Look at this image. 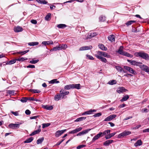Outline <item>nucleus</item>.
<instances>
[{"label":"nucleus","mask_w":149,"mask_h":149,"mask_svg":"<svg viewBox=\"0 0 149 149\" xmlns=\"http://www.w3.org/2000/svg\"><path fill=\"white\" fill-rule=\"evenodd\" d=\"M123 46H121L119 47L118 50L116 52L119 54L125 56L127 57L132 58L133 57V55L128 53L126 52L123 51Z\"/></svg>","instance_id":"obj_1"},{"label":"nucleus","mask_w":149,"mask_h":149,"mask_svg":"<svg viewBox=\"0 0 149 149\" xmlns=\"http://www.w3.org/2000/svg\"><path fill=\"white\" fill-rule=\"evenodd\" d=\"M135 55L137 56H139L146 60H149V56L148 55L144 52H136L135 53Z\"/></svg>","instance_id":"obj_2"},{"label":"nucleus","mask_w":149,"mask_h":149,"mask_svg":"<svg viewBox=\"0 0 149 149\" xmlns=\"http://www.w3.org/2000/svg\"><path fill=\"white\" fill-rule=\"evenodd\" d=\"M127 61L128 62L130 63L132 65L138 66L139 68L140 67L141 65L142 64V63L141 62H138L134 60H131L128 59L127 60Z\"/></svg>","instance_id":"obj_3"},{"label":"nucleus","mask_w":149,"mask_h":149,"mask_svg":"<svg viewBox=\"0 0 149 149\" xmlns=\"http://www.w3.org/2000/svg\"><path fill=\"white\" fill-rule=\"evenodd\" d=\"M131 132L129 131H125L119 134L118 136V138H120L126 136L128 135L131 134Z\"/></svg>","instance_id":"obj_4"},{"label":"nucleus","mask_w":149,"mask_h":149,"mask_svg":"<svg viewBox=\"0 0 149 149\" xmlns=\"http://www.w3.org/2000/svg\"><path fill=\"white\" fill-rule=\"evenodd\" d=\"M124 68L127 70L130 73L134 75L136 74L137 73L132 68L127 66H124Z\"/></svg>","instance_id":"obj_5"},{"label":"nucleus","mask_w":149,"mask_h":149,"mask_svg":"<svg viewBox=\"0 0 149 149\" xmlns=\"http://www.w3.org/2000/svg\"><path fill=\"white\" fill-rule=\"evenodd\" d=\"M141 69L146 72L149 73V67L148 66L143 64L142 63L140 67Z\"/></svg>","instance_id":"obj_6"},{"label":"nucleus","mask_w":149,"mask_h":149,"mask_svg":"<svg viewBox=\"0 0 149 149\" xmlns=\"http://www.w3.org/2000/svg\"><path fill=\"white\" fill-rule=\"evenodd\" d=\"M101 56H103L104 57L110 58V56L109 55L107 54V53L101 52V51H98L97 52V53L96 54Z\"/></svg>","instance_id":"obj_7"},{"label":"nucleus","mask_w":149,"mask_h":149,"mask_svg":"<svg viewBox=\"0 0 149 149\" xmlns=\"http://www.w3.org/2000/svg\"><path fill=\"white\" fill-rule=\"evenodd\" d=\"M66 130L65 129L61 130H58L57 131L55 134V136L56 137H58L62 134L64 132H65Z\"/></svg>","instance_id":"obj_8"},{"label":"nucleus","mask_w":149,"mask_h":149,"mask_svg":"<svg viewBox=\"0 0 149 149\" xmlns=\"http://www.w3.org/2000/svg\"><path fill=\"white\" fill-rule=\"evenodd\" d=\"M95 56L97 58L100 59L103 62L106 63L107 62V60L106 58L102 57V56L96 54H95Z\"/></svg>","instance_id":"obj_9"},{"label":"nucleus","mask_w":149,"mask_h":149,"mask_svg":"<svg viewBox=\"0 0 149 149\" xmlns=\"http://www.w3.org/2000/svg\"><path fill=\"white\" fill-rule=\"evenodd\" d=\"M92 47L91 46H85L81 47L79 49V51H81L83 50H87L91 49H92Z\"/></svg>","instance_id":"obj_10"},{"label":"nucleus","mask_w":149,"mask_h":149,"mask_svg":"<svg viewBox=\"0 0 149 149\" xmlns=\"http://www.w3.org/2000/svg\"><path fill=\"white\" fill-rule=\"evenodd\" d=\"M82 128L81 127H79L76 128L74 130L69 132V134H74L78 132L81 131Z\"/></svg>","instance_id":"obj_11"},{"label":"nucleus","mask_w":149,"mask_h":149,"mask_svg":"<svg viewBox=\"0 0 149 149\" xmlns=\"http://www.w3.org/2000/svg\"><path fill=\"white\" fill-rule=\"evenodd\" d=\"M19 126V124H10L9 125V127L12 129H15L16 128H18Z\"/></svg>","instance_id":"obj_12"},{"label":"nucleus","mask_w":149,"mask_h":149,"mask_svg":"<svg viewBox=\"0 0 149 149\" xmlns=\"http://www.w3.org/2000/svg\"><path fill=\"white\" fill-rule=\"evenodd\" d=\"M102 133L100 132L98 134L96 135L93 138L92 141L93 142H94L95 141L98 139L100 137H102L101 135Z\"/></svg>","instance_id":"obj_13"},{"label":"nucleus","mask_w":149,"mask_h":149,"mask_svg":"<svg viewBox=\"0 0 149 149\" xmlns=\"http://www.w3.org/2000/svg\"><path fill=\"white\" fill-rule=\"evenodd\" d=\"M97 35V34L95 32H93L91 33L89 35L88 34V36H87V37L86 38V39H90L92 37H93L95 36H96Z\"/></svg>","instance_id":"obj_14"},{"label":"nucleus","mask_w":149,"mask_h":149,"mask_svg":"<svg viewBox=\"0 0 149 149\" xmlns=\"http://www.w3.org/2000/svg\"><path fill=\"white\" fill-rule=\"evenodd\" d=\"M23 30L22 28L19 26H18L14 29V31L16 32H21Z\"/></svg>","instance_id":"obj_15"},{"label":"nucleus","mask_w":149,"mask_h":149,"mask_svg":"<svg viewBox=\"0 0 149 149\" xmlns=\"http://www.w3.org/2000/svg\"><path fill=\"white\" fill-rule=\"evenodd\" d=\"M113 141L112 140H109L106 141L103 143V145L106 146H108L109 145V144L111 143H112Z\"/></svg>","instance_id":"obj_16"},{"label":"nucleus","mask_w":149,"mask_h":149,"mask_svg":"<svg viewBox=\"0 0 149 149\" xmlns=\"http://www.w3.org/2000/svg\"><path fill=\"white\" fill-rule=\"evenodd\" d=\"M126 90L123 87H121L119 88L117 90V92L119 93H120L124 92Z\"/></svg>","instance_id":"obj_17"},{"label":"nucleus","mask_w":149,"mask_h":149,"mask_svg":"<svg viewBox=\"0 0 149 149\" xmlns=\"http://www.w3.org/2000/svg\"><path fill=\"white\" fill-rule=\"evenodd\" d=\"M42 44L45 46H46L48 45L53 44V43L52 41L50 40L47 41H43L42 42Z\"/></svg>","instance_id":"obj_18"},{"label":"nucleus","mask_w":149,"mask_h":149,"mask_svg":"<svg viewBox=\"0 0 149 149\" xmlns=\"http://www.w3.org/2000/svg\"><path fill=\"white\" fill-rule=\"evenodd\" d=\"M42 107L47 110H51L53 109L52 106H49L48 105H43L42 106Z\"/></svg>","instance_id":"obj_19"},{"label":"nucleus","mask_w":149,"mask_h":149,"mask_svg":"<svg viewBox=\"0 0 149 149\" xmlns=\"http://www.w3.org/2000/svg\"><path fill=\"white\" fill-rule=\"evenodd\" d=\"M115 36L114 35H112L110 36H109L108 38L109 40L111 41V42H113L114 41H115Z\"/></svg>","instance_id":"obj_20"},{"label":"nucleus","mask_w":149,"mask_h":149,"mask_svg":"<svg viewBox=\"0 0 149 149\" xmlns=\"http://www.w3.org/2000/svg\"><path fill=\"white\" fill-rule=\"evenodd\" d=\"M114 68L119 72H125L123 70L122 68L120 66H115Z\"/></svg>","instance_id":"obj_21"},{"label":"nucleus","mask_w":149,"mask_h":149,"mask_svg":"<svg viewBox=\"0 0 149 149\" xmlns=\"http://www.w3.org/2000/svg\"><path fill=\"white\" fill-rule=\"evenodd\" d=\"M142 144V142L141 139L138 140L137 142L134 144V146L135 147H137L139 146H140Z\"/></svg>","instance_id":"obj_22"},{"label":"nucleus","mask_w":149,"mask_h":149,"mask_svg":"<svg viewBox=\"0 0 149 149\" xmlns=\"http://www.w3.org/2000/svg\"><path fill=\"white\" fill-rule=\"evenodd\" d=\"M116 134V132H113L112 133H111L110 134H108V135H106L105 138L106 139H108L112 137L115 134Z\"/></svg>","instance_id":"obj_23"},{"label":"nucleus","mask_w":149,"mask_h":149,"mask_svg":"<svg viewBox=\"0 0 149 149\" xmlns=\"http://www.w3.org/2000/svg\"><path fill=\"white\" fill-rule=\"evenodd\" d=\"M99 47L102 50L106 51L107 50V48L105 47L104 45L102 44H100L98 45Z\"/></svg>","instance_id":"obj_24"},{"label":"nucleus","mask_w":149,"mask_h":149,"mask_svg":"<svg viewBox=\"0 0 149 149\" xmlns=\"http://www.w3.org/2000/svg\"><path fill=\"white\" fill-rule=\"evenodd\" d=\"M72 86V84L66 85L64 87V89L66 90H69L71 89H73L72 87H73Z\"/></svg>","instance_id":"obj_25"},{"label":"nucleus","mask_w":149,"mask_h":149,"mask_svg":"<svg viewBox=\"0 0 149 149\" xmlns=\"http://www.w3.org/2000/svg\"><path fill=\"white\" fill-rule=\"evenodd\" d=\"M73 89L76 88L78 89H80V85L79 84H72Z\"/></svg>","instance_id":"obj_26"},{"label":"nucleus","mask_w":149,"mask_h":149,"mask_svg":"<svg viewBox=\"0 0 149 149\" xmlns=\"http://www.w3.org/2000/svg\"><path fill=\"white\" fill-rule=\"evenodd\" d=\"M110 130H107L103 132H100L102 134L101 135L102 136H103L104 135H106L107 134H110Z\"/></svg>","instance_id":"obj_27"},{"label":"nucleus","mask_w":149,"mask_h":149,"mask_svg":"<svg viewBox=\"0 0 149 149\" xmlns=\"http://www.w3.org/2000/svg\"><path fill=\"white\" fill-rule=\"evenodd\" d=\"M41 131V130L40 129H39L37 130H36L33 132L30 135V136H31L35 135L37 134H38Z\"/></svg>","instance_id":"obj_28"},{"label":"nucleus","mask_w":149,"mask_h":149,"mask_svg":"<svg viewBox=\"0 0 149 149\" xmlns=\"http://www.w3.org/2000/svg\"><path fill=\"white\" fill-rule=\"evenodd\" d=\"M96 110L95 109H90L88 111H86V115H89L90 114L93 112H95Z\"/></svg>","instance_id":"obj_29"},{"label":"nucleus","mask_w":149,"mask_h":149,"mask_svg":"<svg viewBox=\"0 0 149 149\" xmlns=\"http://www.w3.org/2000/svg\"><path fill=\"white\" fill-rule=\"evenodd\" d=\"M61 47H60V45L58 46H56V47H54L52 49H51V51H56L57 50H59L61 49Z\"/></svg>","instance_id":"obj_30"},{"label":"nucleus","mask_w":149,"mask_h":149,"mask_svg":"<svg viewBox=\"0 0 149 149\" xmlns=\"http://www.w3.org/2000/svg\"><path fill=\"white\" fill-rule=\"evenodd\" d=\"M61 96L60 94H57L55 96L54 99L55 101H58L60 99Z\"/></svg>","instance_id":"obj_31"},{"label":"nucleus","mask_w":149,"mask_h":149,"mask_svg":"<svg viewBox=\"0 0 149 149\" xmlns=\"http://www.w3.org/2000/svg\"><path fill=\"white\" fill-rule=\"evenodd\" d=\"M129 98V96L128 95H126L124 96L122 99L120 100L121 102H123L127 100Z\"/></svg>","instance_id":"obj_32"},{"label":"nucleus","mask_w":149,"mask_h":149,"mask_svg":"<svg viewBox=\"0 0 149 149\" xmlns=\"http://www.w3.org/2000/svg\"><path fill=\"white\" fill-rule=\"evenodd\" d=\"M33 140V138L32 137H31L29 138H28L27 140L25 141L24 142V143H29L31 142Z\"/></svg>","instance_id":"obj_33"},{"label":"nucleus","mask_w":149,"mask_h":149,"mask_svg":"<svg viewBox=\"0 0 149 149\" xmlns=\"http://www.w3.org/2000/svg\"><path fill=\"white\" fill-rule=\"evenodd\" d=\"M36 1L39 3L43 4H46L47 2L45 0H36Z\"/></svg>","instance_id":"obj_34"},{"label":"nucleus","mask_w":149,"mask_h":149,"mask_svg":"<svg viewBox=\"0 0 149 149\" xmlns=\"http://www.w3.org/2000/svg\"><path fill=\"white\" fill-rule=\"evenodd\" d=\"M86 117H81L79 118H78L77 119L74 120L75 122H77L79 121H82L84 120H85L86 119Z\"/></svg>","instance_id":"obj_35"},{"label":"nucleus","mask_w":149,"mask_h":149,"mask_svg":"<svg viewBox=\"0 0 149 149\" xmlns=\"http://www.w3.org/2000/svg\"><path fill=\"white\" fill-rule=\"evenodd\" d=\"M66 25L65 24H60L57 25V27L60 29H63L66 27Z\"/></svg>","instance_id":"obj_36"},{"label":"nucleus","mask_w":149,"mask_h":149,"mask_svg":"<svg viewBox=\"0 0 149 149\" xmlns=\"http://www.w3.org/2000/svg\"><path fill=\"white\" fill-rule=\"evenodd\" d=\"M28 59V58H24V57H21L20 58L17 59H16V60L17 61H21L23 62L25 60H26Z\"/></svg>","instance_id":"obj_37"},{"label":"nucleus","mask_w":149,"mask_h":149,"mask_svg":"<svg viewBox=\"0 0 149 149\" xmlns=\"http://www.w3.org/2000/svg\"><path fill=\"white\" fill-rule=\"evenodd\" d=\"M38 42H33L29 43L28 45L30 46H34L35 45H38Z\"/></svg>","instance_id":"obj_38"},{"label":"nucleus","mask_w":149,"mask_h":149,"mask_svg":"<svg viewBox=\"0 0 149 149\" xmlns=\"http://www.w3.org/2000/svg\"><path fill=\"white\" fill-rule=\"evenodd\" d=\"M136 22V21L135 20H131L127 22L126 23V24L127 25V26L130 25L132 24L135 23Z\"/></svg>","instance_id":"obj_39"},{"label":"nucleus","mask_w":149,"mask_h":149,"mask_svg":"<svg viewBox=\"0 0 149 149\" xmlns=\"http://www.w3.org/2000/svg\"><path fill=\"white\" fill-rule=\"evenodd\" d=\"M29 91L34 93H39L41 92L40 91L36 89H30Z\"/></svg>","instance_id":"obj_40"},{"label":"nucleus","mask_w":149,"mask_h":149,"mask_svg":"<svg viewBox=\"0 0 149 149\" xmlns=\"http://www.w3.org/2000/svg\"><path fill=\"white\" fill-rule=\"evenodd\" d=\"M29 51V50H28L24 51H20L19 52H17V53L18 54H21L22 55H23L28 52Z\"/></svg>","instance_id":"obj_41"},{"label":"nucleus","mask_w":149,"mask_h":149,"mask_svg":"<svg viewBox=\"0 0 149 149\" xmlns=\"http://www.w3.org/2000/svg\"><path fill=\"white\" fill-rule=\"evenodd\" d=\"M44 139L43 137H42L38 139L37 141V144H38L41 143L43 141Z\"/></svg>","instance_id":"obj_42"},{"label":"nucleus","mask_w":149,"mask_h":149,"mask_svg":"<svg viewBox=\"0 0 149 149\" xmlns=\"http://www.w3.org/2000/svg\"><path fill=\"white\" fill-rule=\"evenodd\" d=\"M59 82V81H57L56 79H53L49 82V83L50 84H54L55 83L57 84Z\"/></svg>","instance_id":"obj_43"},{"label":"nucleus","mask_w":149,"mask_h":149,"mask_svg":"<svg viewBox=\"0 0 149 149\" xmlns=\"http://www.w3.org/2000/svg\"><path fill=\"white\" fill-rule=\"evenodd\" d=\"M116 83V81L115 80H112L111 81H110L108 83V84L110 85H112L114 84H115Z\"/></svg>","instance_id":"obj_44"},{"label":"nucleus","mask_w":149,"mask_h":149,"mask_svg":"<svg viewBox=\"0 0 149 149\" xmlns=\"http://www.w3.org/2000/svg\"><path fill=\"white\" fill-rule=\"evenodd\" d=\"M16 61H17L16 59H13V60L10 61H9L8 62L7 64L9 65H11L14 64V63L16 62Z\"/></svg>","instance_id":"obj_45"},{"label":"nucleus","mask_w":149,"mask_h":149,"mask_svg":"<svg viewBox=\"0 0 149 149\" xmlns=\"http://www.w3.org/2000/svg\"><path fill=\"white\" fill-rule=\"evenodd\" d=\"M39 61L38 60H35L33 59L32 60L30 61L29 63L31 64H35L38 63Z\"/></svg>","instance_id":"obj_46"},{"label":"nucleus","mask_w":149,"mask_h":149,"mask_svg":"<svg viewBox=\"0 0 149 149\" xmlns=\"http://www.w3.org/2000/svg\"><path fill=\"white\" fill-rule=\"evenodd\" d=\"M28 100V97H23L22 99L20 100V101L22 102H27V100Z\"/></svg>","instance_id":"obj_47"},{"label":"nucleus","mask_w":149,"mask_h":149,"mask_svg":"<svg viewBox=\"0 0 149 149\" xmlns=\"http://www.w3.org/2000/svg\"><path fill=\"white\" fill-rule=\"evenodd\" d=\"M49 123H43L42 124V127L43 128L45 127H47L50 125Z\"/></svg>","instance_id":"obj_48"},{"label":"nucleus","mask_w":149,"mask_h":149,"mask_svg":"<svg viewBox=\"0 0 149 149\" xmlns=\"http://www.w3.org/2000/svg\"><path fill=\"white\" fill-rule=\"evenodd\" d=\"M86 56L87 58L91 60H93L94 59V58L92 56L88 54L86 55Z\"/></svg>","instance_id":"obj_49"},{"label":"nucleus","mask_w":149,"mask_h":149,"mask_svg":"<svg viewBox=\"0 0 149 149\" xmlns=\"http://www.w3.org/2000/svg\"><path fill=\"white\" fill-rule=\"evenodd\" d=\"M106 17L105 16H101L99 18L100 21H104L105 20Z\"/></svg>","instance_id":"obj_50"},{"label":"nucleus","mask_w":149,"mask_h":149,"mask_svg":"<svg viewBox=\"0 0 149 149\" xmlns=\"http://www.w3.org/2000/svg\"><path fill=\"white\" fill-rule=\"evenodd\" d=\"M102 115V113L101 112L96 113L93 115V117H99Z\"/></svg>","instance_id":"obj_51"},{"label":"nucleus","mask_w":149,"mask_h":149,"mask_svg":"<svg viewBox=\"0 0 149 149\" xmlns=\"http://www.w3.org/2000/svg\"><path fill=\"white\" fill-rule=\"evenodd\" d=\"M8 93L9 94H11L12 95H14L15 93V91H10L9 90L8 91Z\"/></svg>","instance_id":"obj_52"},{"label":"nucleus","mask_w":149,"mask_h":149,"mask_svg":"<svg viewBox=\"0 0 149 149\" xmlns=\"http://www.w3.org/2000/svg\"><path fill=\"white\" fill-rule=\"evenodd\" d=\"M63 89V91H62V94H63L64 95H68L69 92L68 91H64V90Z\"/></svg>","instance_id":"obj_53"},{"label":"nucleus","mask_w":149,"mask_h":149,"mask_svg":"<svg viewBox=\"0 0 149 149\" xmlns=\"http://www.w3.org/2000/svg\"><path fill=\"white\" fill-rule=\"evenodd\" d=\"M51 14L50 13H49L45 17V19L46 20H48L49 18H50L51 17Z\"/></svg>","instance_id":"obj_54"},{"label":"nucleus","mask_w":149,"mask_h":149,"mask_svg":"<svg viewBox=\"0 0 149 149\" xmlns=\"http://www.w3.org/2000/svg\"><path fill=\"white\" fill-rule=\"evenodd\" d=\"M60 45V47H61V49H65L67 48V45Z\"/></svg>","instance_id":"obj_55"},{"label":"nucleus","mask_w":149,"mask_h":149,"mask_svg":"<svg viewBox=\"0 0 149 149\" xmlns=\"http://www.w3.org/2000/svg\"><path fill=\"white\" fill-rule=\"evenodd\" d=\"M111 117L109 116L106 118L104 120V121H108L111 120Z\"/></svg>","instance_id":"obj_56"},{"label":"nucleus","mask_w":149,"mask_h":149,"mask_svg":"<svg viewBox=\"0 0 149 149\" xmlns=\"http://www.w3.org/2000/svg\"><path fill=\"white\" fill-rule=\"evenodd\" d=\"M141 125H139L136 126L135 127H132V130H135V129H138L139 127H141Z\"/></svg>","instance_id":"obj_57"},{"label":"nucleus","mask_w":149,"mask_h":149,"mask_svg":"<svg viewBox=\"0 0 149 149\" xmlns=\"http://www.w3.org/2000/svg\"><path fill=\"white\" fill-rule=\"evenodd\" d=\"M110 117H111V120H112L113 118H115L117 116L116 114H113V115H110Z\"/></svg>","instance_id":"obj_58"},{"label":"nucleus","mask_w":149,"mask_h":149,"mask_svg":"<svg viewBox=\"0 0 149 149\" xmlns=\"http://www.w3.org/2000/svg\"><path fill=\"white\" fill-rule=\"evenodd\" d=\"M91 130V129H88L85 130L83 131H84V133L85 134H86L88 133V132Z\"/></svg>","instance_id":"obj_59"},{"label":"nucleus","mask_w":149,"mask_h":149,"mask_svg":"<svg viewBox=\"0 0 149 149\" xmlns=\"http://www.w3.org/2000/svg\"><path fill=\"white\" fill-rule=\"evenodd\" d=\"M31 22L32 24H37V21H36V20H35V19L31 20Z\"/></svg>","instance_id":"obj_60"},{"label":"nucleus","mask_w":149,"mask_h":149,"mask_svg":"<svg viewBox=\"0 0 149 149\" xmlns=\"http://www.w3.org/2000/svg\"><path fill=\"white\" fill-rule=\"evenodd\" d=\"M26 68H35V66L34 65H29L26 66Z\"/></svg>","instance_id":"obj_61"},{"label":"nucleus","mask_w":149,"mask_h":149,"mask_svg":"<svg viewBox=\"0 0 149 149\" xmlns=\"http://www.w3.org/2000/svg\"><path fill=\"white\" fill-rule=\"evenodd\" d=\"M31 111L28 109L26 110L25 111V113L27 115L30 114H31Z\"/></svg>","instance_id":"obj_62"},{"label":"nucleus","mask_w":149,"mask_h":149,"mask_svg":"<svg viewBox=\"0 0 149 149\" xmlns=\"http://www.w3.org/2000/svg\"><path fill=\"white\" fill-rule=\"evenodd\" d=\"M85 146V145H80L78 146L77 147V149H80L81 148H83Z\"/></svg>","instance_id":"obj_63"},{"label":"nucleus","mask_w":149,"mask_h":149,"mask_svg":"<svg viewBox=\"0 0 149 149\" xmlns=\"http://www.w3.org/2000/svg\"><path fill=\"white\" fill-rule=\"evenodd\" d=\"M143 133L149 132V128L145 129L143 130Z\"/></svg>","instance_id":"obj_64"}]
</instances>
